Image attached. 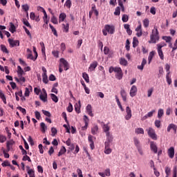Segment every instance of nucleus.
Returning a JSON list of instances; mask_svg holds the SVG:
<instances>
[{
  "mask_svg": "<svg viewBox=\"0 0 177 177\" xmlns=\"http://www.w3.org/2000/svg\"><path fill=\"white\" fill-rule=\"evenodd\" d=\"M109 72L110 74L113 73V72L115 73V78H117V80H122V69H121L120 67L111 66Z\"/></svg>",
  "mask_w": 177,
  "mask_h": 177,
  "instance_id": "obj_1",
  "label": "nucleus"
},
{
  "mask_svg": "<svg viewBox=\"0 0 177 177\" xmlns=\"http://www.w3.org/2000/svg\"><path fill=\"white\" fill-rule=\"evenodd\" d=\"M158 39H160V37L158 36V29L154 27L150 36L149 44H156Z\"/></svg>",
  "mask_w": 177,
  "mask_h": 177,
  "instance_id": "obj_2",
  "label": "nucleus"
},
{
  "mask_svg": "<svg viewBox=\"0 0 177 177\" xmlns=\"http://www.w3.org/2000/svg\"><path fill=\"white\" fill-rule=\"evenodd\" d=\"M102 124H103V131L106 133V136L108 140H109V142H113V137L110 135V126H109V124H104L103 122H102Z\"/></svg>",
  "mask_w": 177,
  "mask_h": 177,
  "instance_id": "obj_3",
  "label": "nucleus"
},
{
  "mask_svg": "<svg viewBox=\"0 0 177 177\" xmlns=\"http://www.w3.org/2000/svg\"><path fill=\"white\" fill-rule=\"evenodd\" d=\"M146 131L151 139H153V140H157V134H156V131H154L153 128L149 127Z\"/></svg>",
  "mask_w": 177,
  "mask_h": 177,
  "instance_id": "obj_4",
  "label": "nucleus"
},
{
  "mask_svg": "<svg viewBox=\"0 0 177 177\" xmlns=\"http://www.w3.org/2000/svg\"><path fill=\"white\" fill-rule=\"evenodd\" d=\"M59 62L60 67H64L65 71H67V70L70 68V65L68 64V62H67V60L64 59V58H61Z\"/></svg>",
  "mask_w": 177,
  "mask_h": 177,
  "instance_id": "obj_5",
  "label": "nucleus"
},
{
  "mask_svg": "<svg viewBox=\"0 0 177 177\" xmlns=\"http://www.w3.org/2000/svg\"><path fill=\"white\" fill-rule=\"evenodd\" d=\"M150 149L153 153L157 154L158 151V147H157V144L154 141L150 142Z\"/></svg>",
  "mask_w": 177,
  "mask_h": 177,
  "instance_id": "obj_6",
  "label": "nucleus"
},
{
  "mask_svg": "<svg viewBox=\"0 0 177 177\" xmlns=\"http://www.w3.org/2000/svg\"><path fill=\"white\" fill-rule=\"evenodd\" d=\"M104 29L106 30V31H107V32H109V34H114L115 31V28L110 25H106L104 26Z\"/></svg>",
  "mask_w": 177,
  "mask_h": 177,
  "instance_id": "obj_7",
  "label": "nucleus"
},
{
  "mask_svg": "<svg viewBox=\"0 0 177 177\" xmlns=\"http://www.w3.org/2000/svg\"><path fill=\"white\" fill-rule=\"evenodd\" d=\"M93 139L96 138L93 137L92 135H88V143H90V147L91 150H93V149H95V142H93Z\"/></svg>",
  "mask_w": 177,
  "mask_h": 177,
  "instance_id": "obj_8",
  "label": "nucleus"
},
{
  "mask_svg": "<svg viewBox=\"0 0 177 177\" xmlns=\"http://www.w3.org/2000/svg\"><path fill=\"white\" fill-rule=\"evenodd\" d=\"M136 93H138V88L136 87V86L133 85L130 89V96L131 97H134V96H136Z\"/></svg>",
  "mask_w": 177,
  "mask_h": 177,
  "instance_id": "obj_9",
  "label": "nucleus"
},
{
  "mask_svg": "<svg viewBox=\"0 0 177 177\" xmlns=\"http://www.w3.org/2000/svg\"><path fill=\"white\" fill-rule=\"evenodd\" d=\"M126 113L127 115L125 116V119L128 121V120H131L132 118V111L129 106L126 107Z\"/></svg>",
  "mask_w": 177,
  "mask_h": 177,
  "instance_id": "obj_10",
  "label": "nucleus"
},
{
  "mask_svg": "<svg viewBox=\"0 0 177 177\" xmlns=\"http://www.w3.org/2000/svg\"><path fill=\"white\" fill-rule=\"evenodd\" d=\"M8 43L10 44L12 47L15 46H20V41L19 40H13L12 39H8Z\"/></svg>",
  "mask_w": 177,
  "mask_h": 177,
  "instance_id": "obj_11",
  "label": "nucleus"
},
{
  "mask_svg": "<svg viewBox=\"0 0 177 177\" xmlns=\"http://www.w3.org/2000/svg\"><path fill=\"white\" fill-rule=\"evenodd\" d=\"M167 153L169 158H174V157L175 156V149L174 148V147H171L168 149Z\"/></svg>",
  "mask_w": 177,
  "mask_h": 177,
  "instance_id": "obj_12",
  "label": "nucleus"
},
{
  "mask_svg": "<svg viewBox=\"0 0 177 177\" xmlns=\"http://www.w3.org/2000/svg\"><path fill=\"white\" fill-rule=\"evenodd\" d=\"M97 67V62L94 61L90 64V66L88 67V71L90 72L95 71V69Z\"/></svg>",
  "mask_w": 177,
  "mask_h": 177,
  "instance_id": "obj_13",
  "label": "nucleus"
},
{
  "mask_svg": "<svg viewBox=\"0 0 177 177\" xmlns=\"http://www.w3.org/2000/svg\"><path fill=\"white\" fill-rule=\"evenodd\" d=\"M171 129H173V131H174V133H176V131H177L176 124H169L167 129V132H171Z\"/></svg>",
  "mask_w": 177,
  "mask_h": 177,
  "instance_id": "obj_14",
  "label": "nucleus"
},
{
  "mask_svg": "<svg viewBox=\"0 0 177 177\" xmlns=\"http://www.w3.org/2000/svg\"><path fill=\"white\" fill-rule=\"evenodd\" d=\"M98 132H99V126H97V124H94V126L91 128L92 135H97Z\"/></svg>",
  "mask_w": 177,
  "mask_h": 177,
  "instance_id": "obj_15",
  "label": "nucleus"
},
{
  "mask_svg": "<svg viewBox=\"0 0 177 177\" xmlns=\"http://www.w3.org/2000/svg\"><path fill=\"white\" fill-rule=\"evenodd\" d=\"M27 52L30 54L27 55V59H30V60H33V62H35L36 59H37V56H32V51L30 50V48L27 49Z\"/></svg>",
  "mask_w": 177,
  "mask_h": 177,
  "instance_id": "obj_16",
  "label": "nucleus"
},
{
  "mask_svg": "<svg viewBox=\"0 0 177 177\" xmlns=\"http://www.w3.org/2000/svg\"><path fill=\"white\" fill-rule=\"evenodd\" d=\"M13 145H15V141H13V140L7 141L6 147L8 151H10V150L12 149V146H13Z\"/></svg>",
  "mask_w": 177,
  "mask_h": 177,
  "instance_id": "obj_17",
  "label": "nucleus"
},
{
  "mask_svg": "<svg viewBox=\"0 0 177 177\" xmlns=\"http://www.w3.org/2000/svg\"><path fill=\"white\" fill-rule=\"evenodd\" d=\"M136 31L137 32L136 35L137 37H142V24H140L136 28Z\"/></svg>",
  "mask_w": 177,
  "mask_h": 177,
  "instance_id": "obj_18",
  "label": "nucleus"
},
{
  "mask_svg": "<svg viewBox=\"0 0 177 177\" xmlns=\"http://www.w3.org/2000/svg\"><path fill=\"white\" fill-rule=\"evenodd\" d=\"M78 103L75 104V110L77 114H80L81 113V101H79Z\"/></svg>",
  "mask_w": 177,
  "mask_h": 177,
  "instance_id": "obj_19",
  "label": "nucleus"
},
{
  "mask_svg": "<svg viewBox=\"0 0 177 177\" xmlns=\"http://www.w3.org/2000/svg\"><path fill=\"white\" fill-rule=\"evenodd\" d=\"M86 110L88 114V115H90L91 117H93V113H92V105L91 104H88Z\"/></svg>",
  "mask_w": 177,
  "mask_h": 177,
  "instance_id": "obj_20",
  "label": "nucleus"
},
{
  "mask_svg": "<svg viewBox=\"0 0 177 177\" xmlns=\"http://www.w3.org/2000/svg\"><path fill=\"white\" fill-rule=\"evenodd\" d=\"M120 95L122 96V99L124 102H127V92L125 91V90H124V88H122V90L120 91Z\"/></svg>",
  "mask_w": 177,
  "mask_h": 177,
  "instance_id": "obj_21",
  "label": "nucleus"
},
{
  "mask_svg": "<svg viewBox=\"0 0 177 177\" xmlns=\"http://www.w3.org/2000/svg\"><path fill=\"white\" fill-rule=\"evenodd\" d=\"M154 55H156V51H151L149 53V55L148 57L149 64L151 63V60H153V57H154Z\"/></svg>",
  "mask_w": 177,
  "mask_h": 177,
  "instance_id": "obj_22",
  "label": "nucleus"
},
{
  "mask_svg": "<svg viewBox=\"0 0 177 177\" xmlns=\"http://www.w3.org/2000/svg\"><path fill=\"white\" fill-rule=\"evenodd\" d=\"M66 17H67V15L64 12H62L59 16V22L62 23L64 20H65Z\"/></svg>",
  "mask_w": 177,
  "mask_h": 177,
  "instance_id": "obj_23",
  "label": "nucleus"
},
{
  "mask_svg": "<svg viewBox=\"0 0 177 177\" xmlns=\"http://www.w3.org/2000/svg\"><path fill=\"white\" fill-rule=\"evenodd\" d=\"M166 81L168 85H171V84H172V79L171 78V74H169V73H167L166 75Z\"/></svg>",
  "mask_w": 177,
  "mask_h": 177,
  "instance_id": "obj_24",
  "label": "nucleus"
},
{
  "mask_svg": "<svg viewBox=\"0 0 177 177\" xmlns=\"http://www.w3.org/2000/svg\"><path fill=\"white\" fill-rule=\"evenodd\" d=\"M135 132L138 135H144L145 134V130L140 127L136 129Z\"/></svg>",
  "mask_w": 177,
  "mask_h": 177,
  "instance_id": "obj_25",
  "label": "nucleus"
},
{
  "mask_svg": "<svg viewBox=\"0 0 177 177\" xmlns=\"http://www.w3.org/2000/svg\"><path fill=\"white\" fill-rule=\"evenodd\" d=\"M50 96L53 102H55V103H57L59 102V98H57V96L56 95L50 93Z\"/></svg>",
  "mask_w": 177,
  "mask_h": 177,
  "instance_id": "obj_26",
  "label": "nucleus"
},
{
  "mask_svg": "<svg viewBox=\"0 0 177 177\" xmlns=\"http://www.w3.org/2000/svg\"><path fill=\"white\" fill-rule=\"evenodd\" d=\"M40 127H41V131L43 133H45V132L46 131V129H48V127H46V125L45 124V123L41 122L40 123Z\"/></svg>",
  "mask_w": 177,
  "mask_h": 177,
  "instance_id": "obj_27",
  "label": "nucleus"
},
{
  "mask_svg": "<svg viewBox=\"0 0 177 177\" xmlns=\"http://www.w3.org/2000/svg\"><path fill=\"white\" fill-rule=\"evenodd\" d=\"M39 97L42 102H48V94H40Z\"/></svg>",
  "mask_w": 177,
  "mask_h": 177,
  "instance_id": "obj_28",
  "label": "nucleus"
},
{
  "mask_svg": "<svg viewBox=\"0 0 177 177\" xmlns=\"http://www.w3.org/2000/svg\"><path fill=\"white\" fill-rule=\"evenodd\" d=\"M133 142H134V145H135L136 149L138 147H141L140 146V141H139V139H138L137 138H133Z\"/></svg>",
  "mask_w": 177,
  "mask_h": 177,
  "instance_id": "obj_29",
  "label": "nucleus"
},
{
  "mask_svg": "<svg viewBox=\"0 0 177 177\" xmlns=\"http://www.w3.org/2000/svg\"><path fill=\"white\" fill-rule=\"evenodd\" d=\"M158 56L160 57L161 60H164V53H162V48H158Z\"/></svg>",
  "mask_w": 177,
  "mask_h": 177,
  "instance_id": "obj_30",
  "label": "nucleus"
},
{
  "mask_svg": "<svg viewBox=\"0 0 177 177\" xmlns=\"http://www.w3.org/2000/svg\"><path fill=\"white\" fill-rule=\"evenodd\" d=\"M139 45V40H138V38L133 37V48H136Z\"/></svg>",
  "mask_w": 177,
  "mask_h": 177,
  "instance_id": "obj_31",
  "label": "nucleus"
},
{
  "mask_svg": "<svg viewBox=\"0 0 177 177\" xmlns=\"http://www.w3.org/2000/svg\"><path fill=\"white\" fill-rule=\"evenodd\" d=\"M67 151V149H66V147H62V149H60V151L58 153V157H60V156H63Z\"/></svg>",
  "mask_w": 177,
  "mask_h": 177,
  "instance_id": "obj_32",
  "label": "nucleus"
},
{
  "mask_svg": "<svg viewBox=\"0 0 177 177\" xmlns=\"http://www.w3.org/2000/svg\"><path fill=\"white\" fill-rule=\"evenodd\" d=\"M1 50L3 52V53H9V51L8 50V48H6V46L1 44L0 46Z\"/></svg>",
  "mask_w": 177,
  "mask_h": 177,
  "instance_id": "obj_33",
  "label": "nucleus"
},
{
  "mask_svg": "<svg viewBox=\"0 0 177 177\" xmlns=\"http://www.w3.org/2000/svg\"><path fill=\"white\" fill-rule=\"evenodd\" d=\"M49 27L52 31V32H53L54 35H55V37H57V31L56 30V28H55V27H53V26H52V24H49Z\"/></svg>",
  "mask_w": 177,
  "mask_h": 177,
  "instance_id": "obj_34",
  "label": "nucleus"
},
{
  "mask_svg": "<svg viewBox=\"0 0 177 177\" xmlns=\"http://www.w3.org/2000/svg\"><path fill=\"white\" fill-rule=\"evenodd\" d=\"M162 39H164V41H165V42L169 44V42H171V41H172V37H171L169 36H163Z\"/></svg>",
  "mask_w": 177,
  "mask_h": 177,
  "instance_id": "obj_35",
  "label": "nucleus"
},
{
  "mask_svg": "<svg viewBox=\"0 0 177 177\" xmlns=\"http://www.w3.org/2000/svg\"><path fill=\"white\" fill-rule=\"evenodd\" d=\"M82 77H83L84 80L86 81V82H87V84H88V82H89V75H88L86 73H82Z\"/></svg>",
  "mask_w": 177,
  "mask_h": 177,
  "instance_id": "obj_36",
  "label": "nucleus"
},
{
  "mask_svg": "<svg viewBox=\"0 0 177 177\" xmlns=\"http://www.w3.org/2000/svg\"><path fill=\"white\" fill-rule=\"evenodd\" d=\"M129 20V17L127 15H123L122 17V21L123 23H127Z\"/></svg>",
  "mask_w": 177,
  "mask_h": 177,
  "instance_id": "obj_37",
  "label": "nucleus"
},
{
  "mask_svg": "<svg viewBox=\"0 0 177 177\" xmlns=\"http://www.w3.org/2000/svg\"><path fill=\"white\" fill-rule=\"evenodd\" d=\"M10 31L13 34L16 31V26H15V24L13 23L10 24Z\"/></svg>",
  "mask_w": 177,
  "mask_h": 177,
  "instance_id": "obj_38",
  "label": "nucleus"
},
{
  "mask_svg": "<svg viewBox=\"0 0 177 177\" xmlns=\"http://www.w3.org/2000/svg\"><path fill=\"white\" fill-rule=\"evenodd\" d=\"M120 63L122 66H127L128 65V61L125 59L124 58H121Z\"/></svg>",
  "mask_w": 177,
  "mask_h": 177,
  "instance_id": "obj_39",
  "label": "nucleus"
},
{
  "mask_svg": "<svg viewBox=\"0 0 177 177\" xmlns=\"http://www.w3.org/2000/svg\"><path fill=\"white\" fill-rule=\"evenodd\" d=\"M120 13H121V8L120 7H116L114 12L115 16H120Z\"/></svg>",
  "mask_w": 177,
  "mask_h": 177,
  "instance_id": "obj_40",
  "label": "nucleus"
},
{
  "mask_svg": "<svg viewBox=\"0 0 177 177\" xmlns=\"http://www.w3.org/2000/svg\"><path fill=\"white\" fill-rule=\"evenodd\" d=\"M17 110H19V111H21L22 113V114H24V115H26V114L27 113L26 109H24L21 106H17Z\"/></svg>",
  "mask_w": 177,
  "mask_h": 177,
  "instance_id": "obj_41",
  "label": "nucleus"
},
{
  "mask_svg": "<svg viewBox=\"0 0 177 177\" xmlns=\"http://www.w3.org/2000/svg\"><path fill=\"white\" fill-rule=\"evenodd\" d=\"M64 6H66L67 9H70V8H71V0H66L64 3Z\"/></svg>",
  "mask_w": 177,
  "mask_h": 177,
  "instance_id": "obj_42",
  "label": "nucleus"
},
{
  "mask_svg": "<svg viewBox=\"0 0 177 177\" xmlns=\"http://www.w3.org/2000/svg\"><path fill=\"white\" fill-rule=\"evenodd\" d=\"M150 23V21H149V19H145L143 21V26L145 28H147V27H149V24Z\"/></svg>",
  "mask_w": 177,
  "mask_h": 177,
  "instance_id": "obj_43",
  "label": "nucleus"
},
{
  "mask_svg": "<svg viewBox=\"0 0 177 177\" xmlns=\"http://www.w3.org/2000/svg\"><path fill=\"white\" fill-rule=\"evenodd\" d=\"M21 8L24 12H27L28 10H30V6L28 4H24L21 6Z\"/></svg>",
  "mask_w": 177,
  "mask_h": 177,
  "instance_id": "obj_44",
  "label": "nucleus"
},
{
  "mask_svg": "<svg viewBox=\"0 0 177 177\" xmlns=\"http://www.w3.org/2000/svg\"><path fill=\"white\" fill-rule=\"evenodd\" d=\"M22 161H28L29 162H31V158H30V156H27V154H25L22 158Z\"/></svg>",
  "mask_w": 177,
  "mask_h": 177,
  "instance_id": "obj_45",
  "label": "nucleus"
},
{
  "mask_svg": "<svg viewBox=\"0 0 177 177\" xmlns=\"http://www.w3.org/2000/svg\"><path fill=\"white\" fill-rule=\"evenodd\" d=\"M6 142V136L0 134V143H5Z\"/></svg>",
  "mask_w": 177,
  "mask_h": 177,
  "instance_id": "obj_46",
  "label": "nucleus"
},
{
  "mask_svg": "<svg viewBox=\"0 0 177 177\" xmlns=\"http://www.w3.org/2000/svg\"><path fill=\"white\" fill-rule=\"evenodd\" d=\"M42 78H43V82H44V84H48V75L46 74H42Z\"/></svg>",
  "mask_w": 177,
  "mask_h": 177,
  "instance_id": "obj_47",
  "label": "nucleus"
},
{
  "mask_svg": "<svg viewBox=\"0 0 177 177\" xmlns=\"http://www.w3.org/2000/svg\"><path fill=\"white\" fill-rule=\"evenodd\" d=\"M164 115V110L159 109L158 111V118H161Z\"/></svg>",
  "mask_w": 177,
  "mask_h": 177,
  "instance_id": "obj_48",
  "label": "nucleus"
},
{
  "mask_svg": "<svg viewBox=\"0 0 177 177\" xmlns=\"http://www.w3.org/2000/svg\"><path fill=\"white\" fill-rule=\"evenodd\" d=\"M23 23L25 26H26V27H28L29 28H32V27L31 26V25L30 24V23L28 22V21H27L26 19H23Z\"/></svg>",
  "mask_w": 177,
  "mask_h": 177,
  "instance_id": "obj_49",
  "label": "nucleus"
},
{
  "mask_svg": "<svg viewBox=\"0 0 177 177\" xmlns=\"http://www.w3.org/2000/svg\"><path fill=\"white\" fill-rule=\"evenodd\" d=\"M51 23H53V24H58L57 18H56V17H55V15H53V17H51Z\"/></svg>",
  "mask_w": 177,
  "mask_h": 177,
  "instance_id": "obj_50",
  "label": "nucleus"
},
{
  "mask_svg": "<svg viewBox=\"0 0 177 177\" xmlns=\"http://www.w3.org/2000/svg\"><path fill=\"white\" fill-rule=\"evenodd\" d=\"M2 167H10V162H9V160H5L2 164H1Z\"/></svg>",
  "mask_w": 177,
  "mask_h": 177,
  "instance_id": "obj_51",
  "label": "nucleus"
},
{
  "mask_svg": "<svg viewBox=\"0 0 177 177\" xmlns=\"http://www.w3.org/2000/svg\"><path fill=\"white\" fill-rule=\"evenodd\" d=\"M62 26H63L64 30H65V32H68V28L70 27V24H63Z\"/></svg>",
  "mask_w": 177,
  "mask_h": 177,
  "instance_id": "obj_52",
  "label": "nucleus"
},
{
  "mask_svg": "<svg viewBox=\"0 0 177 177\" xmlns=\"http://www.w3.org/2000/svg\"><path fill=\"white\" fill-rule=\"evenodd\" d=\"M17 68H18V71H17L18 74H19V75H23L24 71H23V69L20 66H18Z\"/></svg>",
  "mask_w": 177,
  "mask_h": 177,
  "instance_id": "obj_53",
  "label": "nucleus"
},
{
  "mask_svg": "<svg viewBox=\"0 0 177 177\" xmlns=\"http://www.w3.org/2000/svg\"><path fill=\"white\" fill-rule=\"evenodd\" d=\"M52 136H56V133H57V129L55 127L51 128Z\"/></svg>",
  "mask_w": 177,
  "mask_h": 177,
  "instance_id": "obj_54",
  "label": "nucleus"
},
{
  "mask_svg": "<svg viewBox=\"0 0 177 177\" xmlns=\"http://www.w3.org/2000/svg\"><path fill=\"white\" fill-rule=\"evenodd\" d=\"M62 116L63 117L64 120H65V122H66V124H68V120H67V113H66V112H63L62 114Z\"/></svg>",
  "mask_w": 177,
  "mask_h": 177,
  "instance_id": "obj_55",
  "label": "nucleus"
},
{
  "mask_svg": "<svg viewBox=\"0 0 177 177\" xmlns=\"http://www.w3.org/2000/svg\"><path fill=\"white\" fill-rule=\"evenodd\" d=\"M155 127H156V128H160L161 121H160L158 120H155Z\"/></svg>",
  "mask_w": 177,
  "mask_h": 177,
  "instance_id": "obj_56",
  "label": "nucleus"
},
{
  "mask_svg": "<svg viewBox=\"0 0 177 177\" xmlns=\"http://www.w3.org/2000/svg\"><path fill=\"white\" fill-rule=\"evenodd\" d=\"M165 174L166 176H169V174H171V168L168 167H165Z\"/></svg>",
  "mask_w": 177,
  "mask_h": 177,
  "instance_id": "obj_57",
  "label": "nucleus"
},
{
  "mask_svg": "<svg viewBox=\"0 0 177 177\" xmlns=\"http://www.w3.org/2000/svg\"><path fill=\"white\" fill-rule=\"evenodd\" d=\"M42 113L43 114H44V115H46V117H50L52 115V114H50V112L48 111H45V110H42Z\"/></svg>",
  "mask_w": 177,
  "mask_h": 177,
  "instance_id": "obj_58",
  "label": "nucleus"
},
{
  "mask_svg": "<svg viewBox=\"0 0 177 177\" xmlns=\"http://www.w3.org/2000/svg\"><path fill=\"white\" fill-rule=\"evenodd\" d=\"M19 149H20V150H21V153H22L23 156L27 154V151H26V149H24V148H23L22 145H19Z\"/></svg>",
  "mask_w": 177,
  "mask_h": 177,
  "instance_id": "obj_59",
  "label": "nucleus"
},
{
  "mask_svg": "<svg viewBox=\"0 0 177 177\" xmlns=\"http://www.w3.org/2000/svg\"><path fill=\"white\" fill-rule=\"evenodd\" d=\"M24 96H26V97L30 96V88H28L27 87L25 88Z\"/></svg>",
  "mask_w": 177,
  "mask_h": 177,
  "instance_id": "obj_60",
  "label": "nucleus"
},
{
  "mask_svg": "<svg viewBox=\"0 0 177 177\" xmlns=\"http://www.w3.org/2000/svg\"><path fill=\"white\" fill-rule=\"evenodd\" d=\"M157 46L159 49H162V48H164V46H167V44L165 43H160L159 44H157Z\"/></svg>",
  "mask_w": 177,
  "mask_h": 177,
  "instance_id": "obj_61",
  "label": "nucleus"
},
{
  "mask_svg": "<svg viewBox=\"0 0 177 177\" xmlns=\"http://www.w3.org/2000/svg\"><path fill=\"white\" fill-rule=\"evenodd\" d=\"M67 111H68V113L73 112V104H71V103H69V105L67 107Z\"/></svg>",
  "mask_w": 177,
  "mask_h": 177,
  "instance_id": "obj_62",
  "label": "nucleus"
},
{
  "mask_svg": "<svg viewBox=\"0 0 177 177\" xmlns=\"http://www.w3.org/2000/svg\"><path fill=\"white\" fill-rule=\"evenodd\" d=\"M105 176H110L111 174L110 173V169H106L104 171Z\"/></svg>",
  "mask_w": 177,
  "mask_h": 177,
  "instance_id": "obj_63",
  "label": "nucleus"
},
{
  "mask_svg": "<svg viewBox=\"0 0 177 177\" xmlns=\"http://www.w3.org/2000/svg\"><path fill=\"white\" fill-rule=\"evenodd\" d=\"M52 53L55 57H59V51L58 50H53Z\"/></svg>",
  "mask_w": 177,
  "mask_h": 177,
  "instance_id": "obj_64",
  "label": "nucleus"
}]
</instances>
